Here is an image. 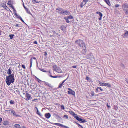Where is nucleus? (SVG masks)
<instances>
[{"label": "nucleus", "mask_w": 128, "mask_h": 128, "mask_svg": "<svg viewBox=\"0 0 128 128\" xmlns=\"http://www.w3.org/2000/svg\"><path fill=\"white\" fill-rule=\"evenodd\" d=\"M21 88L22 91H20V93H21V94L20 95V96L27 101L31 100L32 98L31 95L24 91V89H22V88Z\"/></svg>", "instance_id": "obj_1"}, {"label": "nucleus", "mask_w": 128, "mask_h": 128, "mask_svg": "<svg viewBox=\"0 0 128 128\" xmlns=\"http://www.w3.org/2000/svg\"><path fill=\"white\" fill-rule=\"evenodd\" d=\"M76 43H77L78 45L81 48H83L84 47L85 48L84 50H86V46L84 43L83 42V40H77L75 42Z\"/></svg>", "instance_id": "obj_2"}, {"label": "nucleus", "mask_w": 128, "mask_h": 128, "mask_svg": "<svg viewBox=\"0 0 128 128\" xmlns=\"http://www.w3.org/2000/svg\"><path fill=\"white\" fill-rule=\"evenodd\" d=\"M122 8L126 14L128 15V4L124 3L122 5Z\"/></svg>", "instance_id": "obj_3"}, {"label": "nucleus", "mask_w": 128, "mask_h": 128, "mask_svg": "<svg viewBox=\"0 0 128 128\" xmlns=\"http://www.w3.org/2000/svg\"><path fill=\"white\" fill-rule=\"evenodd\" d=\"M6 80H14V74H12L6 77Z\"/></svg>", "instance_id": "obj_4"}, {"label": "nucleus", "mask_w": 128, "mask_h": 128, "mask_svg": "<svg viewBox=\"0 0 128 128\" xmlns=\"http://www.w3.org/2000/svg\"><path fill=\"white\" fill-rule=\"evenodd\" d=\"M52 124L53 125H54L56 126H57L60 127H62L63 128H67V126L61 124H60L59 123H52Z\"/></svg>", "instance_id": "obj_5"}, {"label": "nucleus", "mask_w": 128, "mask_h": 128, "mask_svg": "<svg viewBox=\"0 0 128 128\" xmlns=\"http://www.w3.org/2000/svg\"><path fill=\"white\" fill-rule=\"evenodd\" d=\"M68 90H69L68 91V94H72L73 96H75V92L74 91L69 88H68Z\"/></svg>", "instance_id": "obj_6"}, {"label": "nucleus", "mask_w": 128, "mask_h": 128, "mask_svg": "<svg viewBox=\"0 0 128 128\" xmlns=\"http://www.w3.org/2000/svg\"><path fill=\"white\" fill-rule=\"evenodd\" d=\"M56 10H58L59 11L58 13L60 14H62L64 10L60 8H56Z\"/></svg>", "instance_id": "obj_7"}, {"label": "nucleus", "mask_w": 128, "mask_h": 128, "mask_svg": "<svg viewBox=\"0 0 128 128\" xmlns=\"http://www.w3.org/2000/svg\"><path fill=\"white\" fill-rule=\"evenodd\" d=\"M14 91L16 93H17L19 95H20V91H19V90L18 88H14Z\"/></svg>", "instance_id": "obj_8"}, {"label": "nucleus", "mask_w": 128, "mask_h": 128, "mask_svg": "<svg viewBox=\"0 0 128 128\" xmlns=\"http://www.w3.org/2000/svg\"><path fill=\"white\" fill-rule=\"evenodd\" d=\"M70 14V12L69 11L66 10H64V11L63 12L62 14L63 15H68Z\"/></svg>", "instance_id": "obj_9"}, {"label": "nucleus", "mask_w": 128, "mask_h": 128, "mask_svg": "<svg viewBox=\"0 0 128 128\" xmlns=\"http://www.w3.org/2000/svg\"><path fill=\"white\" fill-rule=\"evenodd\" d=\"M11 113L12 114V115L16 117H20V116L19 115L17 114H16V112L14 110H12Z\"/></svg>", "instance_id": "obj_10"}, {"label": "nucleus", "mask_w": 128, "mask_h": 128, "mask_svg": "<svg viewBox=\"0 0 128 128\" xmlns=\"http://www.w3.org/2000/svg\"><path fill=\"white\" fill-rule=\"evenodd\" d=\"M45 116L47 118H49L51 116V115L50 113H47L45 114Z\"/></svg>", "instance_id": "obj_11"}, {"label": "nucleus", "mask_w": 128, "mask_h": 128, "mask_svg": "<svg viewBox=\"0 0 128 128\" xmlns=\"http://www.w3.org/2000/svg\"><path fill=\"white\" fill-rule=\"evenodd\" d=\"M68 112L70 113L74 117V118L76 116H77V115L76 114H75L73 112V111H69Z\"/></svg>", "instance_id": "obj_12"}, {"label": "nucleus", "mask_w": 128, "mask_h": 128, "mask_svg": "<svg viewBox=\"0 0 128 128\" xmlns=\"http://www.w3.org/2000/svg\"><path fill=\"white\" fill-rule=\"evenodd\" d=\"M13 128H21L19 124H16L14 125Z\"/></svg>", "instance_id": "obj_13"}, {"label": "nucleus", "mask_w": 128, "mask_h": 128, "mask_svg": "<svg viewBox=\"0 0 128 128\" xmlns=\"http://www.w3.org/2000/svg\"><path fill=\"white\" fill-rule=\"evenodd\" d=\"M104 86H106L108 88H110L111 86V84L110 83H104Z\"/></svg>", "instance_id": "obj_14"}, {"label": "nucleus", "mask_w": 128, "mask_h": 128, "mask_svg": "<svg viewBox=\"0 0 128 128\" xmlns=\"http://www.w3.org/2000/svg\"><path fill=\"white\" fill-rule=\"evenodd\" d=\"M86 4V3H85L84 2H82L80 3V6L81 8H82Z\"/></svg>", "instance_id": "obj_15"}, {"label": "nucleus", "mask_w": 128, "mask_h": 128, "mask_svg": "<svg viewBox=\"0 0 128 128\" xmlns=\"http://www.w3.org/2000/svg\"><path fill=\"white\" fill-rule=\"evenodd\" d=\"M92 57H92H94V56L93 55H92V54H90L89 55H88L86 58L88 59H91V58L90 57Z\"/></svg>", "instance_id": "obj_16"}, {"label": "nucleus", "mask_w": 128, "mask_h": 128, "mask_svg": "<svg viewBox=\"0 0 128 128\" xmlns=\"http://www.w3.org/2000/svg\"><path fill=\"white\" fill-rule=\"evenodd\" d=\"M35 110H37L36 113L37 114H38L39 116H41L40 113L39 112V111L38 110V109L36 107H35Z\"/></svg>", "instance_id": "obj_17"}, {"label": "nucleus", "mask_w": 128, "mask_h": 128, "mask_svg": "<svg viewBox=\"0 0 128 128\" xmlns=\"http://www.w3.org/2000/svg\"><path fill=\"white\" fill-rule=\"evenodd\" d=\"M104 0L106 4H107L108 6H110L111 4L109 0Z\"/></svg>", "instance_id": "obj_18"}, {"label": "nucleus", "mask_w": 128, "mask_h": 128, "mask_svg": "<svg viewBox=\"0 0 128 128\" xmlns=\"http://www.w3.org/2000/svg\"><path fill=\"white\" fill-rule=\"evenodd\" d=\"M128 36V31H127L124 34V38H127Z\"/></svg>", "instance_id": "obj_19"}, {"label": "nucleus", "mask_w": 128, "mask_h": 128, "mask_svg": "<svg viewBox=\"0 0 128 128\" xmlns=\"http://www.w3.org/2000/svg\"><path fill=\"white\" fill-rule=\"evenodd\" d=\"M65 81L66 80H63V81H62V82L61 83V84H59L58 87V88H61V87L62 86V85L63 84L64 82H65Z\"/></svg>", "instance_id": "obj_20"}, {"label": "nucleus", "mask_w": 128, "mask_h": 128, "mask_svg": "<svg viewBox=\"0 0 128 128\" xmlns=\"http://www.w3.org/2000/svg\"><path fill=\"white\" fill-rule=\"evenodd\" d=\"M60 29L62 30H64L66 29V27L64 25L61 26Z\"/></svg>", "instance_id": "obj_21"}, {"label": "nucleus", "mask_w": 128, "mask_h": 128, "mask_svg": "<svg viewBox=\"0 0 128 128\" xmlns=\"http://www.w3.org/2000/svg\"><path fill=\"white\" fill-rule=\"evenodd\" d=\"M7 73L8 74H11L12 73V71L11 70L10 68L8 70Z\"/></svg>", "instance_id": "obj_22"}, {"label": "nucleus", "mask_w": 128, "mask_h": 128, "mask_svg": "<svg viewBox=\"0 0 128 128\" xmlns=\"http://www.w3.org/2000/svg\"><path fill=\"white\" fill-rule=\"evenodd\" d=\"M75 118L76 120L79 121H81L82 120V119L79 118L78 116H76Z\"/></svg>", "instance_id": "obj_23"}, {"label": "nucleus", "mask_w": 128, "mask_h": 128, "mask_svg": "<svg viewBox=\"0 0 128 128\" xmlns=\"http://www.w3.org/2000/svg\"><path fill=\"white\" fill-rule=\"evenodd\" d=\"M96 13L97 14H98L100 17H102L103 14L101 12H96Z\"/></svg>", "instance_id": "obj_24"}, {"label": "nucleus", "mask_w": 128, "mask_h": 128, "mask_svg": "<svg viewBox=\"0 0 128 128\" xmlns=\"http://www.w3.org/2000/svg\"><path fill=\"white\" fill-rule=\"evenodd\" d=\"M9 123V122L8 121L6 120L5 121L4 123H3V124L4 125H6L8 124Z\"/></svg>", "instance_id": "obj_25"}, {"label": "nucleus", "mask_w": 128, "mask_h": 128, "mask_svg": "<svg viewBox=\"0 0 128 128\" xmlns=\"http://www.w3.org/2000/svg\"><path fill=\"white\" fill-rule=\"evenodd\" d=\"M10 80H6V83L8 86H9L10 84Z\"/></svg>", "instance_id": "obj_26"}, {"label": "nucleus", "mask_w": 128, "mask_h": 128, "mask_svg": "<svg viewBox=\"0 0 128 128\" xmlns=\"http://www.w3.org/2000/svg\"><path fill=\"white\" fill-rule=\"evenodd\" d=\"M64 18L66 20V22L67 23H69L70 22V21H69V20H68V18H66V17H64Z\"/></svg>", "instance_id": "obj_27"}, {"label": "nucleus", "mask_w": 128, "mask_h": 128, "mask_svg": "<svg viewBox=\"0 0 128 128\" xmlns=\"http://www.w3.org/2000/svg\"><path fill=\"white\" fill-rule=\"evenodd\" d=\"M26 12L28 13V14H30L31 15H32V14L30 12V11L28 10V8H26Z\"/></svg>", "instance_id": "obj_28"}, {"label": "nucleus", "mask_w": 128, "mask_h": 128, "mask_svg": "<svg viewBox=\"0 0 128 128\" xmlns=\"http://www.w3.org/2000/svg\"><path fill=\"white\" fill-rule=\"evenodd\" d=\"M54 115L55 116H56L58 118H60V119H61V118L60 117V116L58 114H54Z\"/></svg>", "instance_id": "obj_29"}, {"label": "nucleus", "mask_w": 128, "mask_h": 128, "mask_svg": "<svg viewBox=\"0 0 128 128\" xmlns=\"http://www.w3.org/2000/svg\"><path fill=\"white\" fill-rule=\"evenodd\" d=\"M32 78H33L34 79H35V80H40L38 78H37L35 76H32Z\"/></svg>", "instance_id": "obj_30"}, {"label": "nucleus", "mask_w": 128, "mask_h": 128, "mask_svg": "<svg viewBox=\"0 0 128 128\" xmlns=\"http://www.w3.org/2000/svg\"><path fill=\"white\" fill-rule=\"evenodd\" d=\"M18 18L20 19L24 23V22L22 20V18L20 16H18Z\"/></svg>", "instance_id": "obj_31"}, {"label": "nucleus", "mask_w": 128, "mask_h": 128, "mask_svg": "<svg viewBox=\"0 0 128 128\" xmlns=\"http://www.w3.org/2000/svg\"><path fill=\"white\" fill-rule=\"evenodd\" d=\"M99 83L100 84V86H104V83H103L99 81Z\"/></svg>", "instance_id": "obj_32"}, {"label": "nucleus", "mask_w": 128, "mask_h": 128, "mask_svg": "<svg viewBox=\"0 0 128 128\" xmlns=\"http://www.w3.org/2000/svg\"><path fill=\"white\" fill-rule=\"evenodd\" d=\"M68 19H73V17L72 15H70L69 16H68Z\"/></svg>", "instance_id": "obj_33"}, {"label": "nucleus", "mask_w": 128, "mask_h": 128, "mask_svg": "<svg viewBox=\"0 0 128 128\" xmlns=\"http://www.w3.org/2000/svg\"><path fill=\"white\" fill-rule=\"evenodd\" d=\"M14 36V34L10 35H9V36L10 37V38L11 39Z\"/></svg>", "instance_id": "obj_34"}, {"label": "nucleus", "mask_w": 128, "mask_h": 128, "mask_svg": "<svg viewBox=\"0 0 128 128\" xmlns=\"http://www.w3.org/2000/svg\"><path fill=\"white\" fill-rule=\"evenodd\" d=\"M10 104H14V101L12 100H10Z\"/></svg>", "instance_id": "obj_35"}, {"label": "nucleus", "mask_w": 128, "mask_h": 128, "mask_svg": "<svg viewBox=\"0 0 128 128\" xmlns=\"http://www.w3.org/2000/svg\"><path fill=\"white\" fill-rule=\"evenodd\" d=\"M75 122L77 125H78L79 127H80L81 128L82 127V125H80V124H78V123H77V122Z\"/></svg>", "instance_id": "obj_36"}, {"label": "nucleus", "mask_w": 128, "mask_h": 128, "mask_svg": "<svg viewBox=\"0 0 128 128\" xmlns=\"http://www.w3.org/2000/svg\"><path fill=\"white\" fill-rule=\"evenodd\" d=\"M60 107H61V109H62L63 110H64V106L63 105H62L60 106Z\"/></svg>", "instance_id": "obj_37"}, {"label": "nucleus", "mask_w": 128, "mask_h": 128, "mask_svg": "<svg viewBox=\"0 0 128 128\" xmlns=\"http://www.w3.org/2000/svg\"><path fill=\"white\" fill-rule=\"evenodd\" d=\"M90 94H91L92 96H93L94 94V92L93 91H92L90 92Z\"/></svg>", "instance_id": "obj_38"}, {"label": "nucleus", "mask_w": 128, "mask_h": 128, "mask_svg": "<svg viewBox=\"0 0 128 128\" xmlns=\"http://www.w3.org/2000/svg\"><path fill=\"white\" fill-rule=\"evenodd\" d=\"M46 84L47 85L50 87H52V86L48 82H46Z\"/></svg>", "instance_id": "obj_39"}, {"label": "nucleus", "mask_w": 128, "mask_h": 128, "mask_svg": "<svg viewBox=\"0 0 128 128\" xmlns=\"http://www.w3.org/2000/svg\"><path fill=\"white\" fill-rule=\"evenodd\" d=\"M63 117L64 118L66 117V118L67 119H68V116L67 115H64Z\"/></svg>", "instance_id": "obj_40"}, {"label": "nucleus", "mask_w": 128, "mask_h": 128, "mask_svg": "<svg viewBox=\"0 0 128 128\" xmlns=\"http://www.w3.org/2000/svg\"><path fill=\"white\" fill-rule=\"evenodd\" d=\"M32 65V58H31L30 59V67L31 68Z\"/></svg>", "instance_id": "obj_41"}, {"label": "nucleus", "mask_w": 128, "mask_h": 128, "mask_svg": "<svg viewBox=\"0 0 128 128\" xmlns=\"http://www.w3.org/2000/svg\"><path fill=\"white\" fill-rule=\"evenodd\" d=\"M81 122L82 123H84L85 122H86V121L84 119H82V121H81Z\"/></svg>", "instance_id": "obj_42"}, {"label": "nucleus", "mask_w": 128, "mask_h": 128, "mask_svg": "<svg viewBox=\"0 0 128 128\" xmlns=\"http://www.w3.org/2000/svg\"><path fill=\"white\" fill-rule=\"evenodd\" d=\"M83 2H84V3H86V2L88 1V0H82Z\"/></svg>", "instance_id": "obj_43"}, {"label": "nucleus", "mask_w": 128, "mask_h": 128, "mask_svg": "<svg viewBox=\"0 0 128 128\" xmlns=\"http://www.w3.org/2000/svg\"><path fill=\"white\" fill-rule=\"evenodd\" d=\"M98 89H99V88H98V87H97L96 88V92H98Z\"/></svg>", "instance_id": "obj_44"}, {"label": "nucleus", "mask_w": 128, "mask_h": 128, "mask_svg": "<svg viewBox=\"0 0 128 128\" xmlns=\"http://www.w3.org/2000/svg\"><path fill=\"white\" fill-rule=\"evenodd\" d=\"M119 6V5L118 4H116L115 5V7L116 8H117Z\"/></svg>", "instance_id": "obj_45"}, {"label": "nucleus", "mask_w": 128, "mask_h": 128, "mask_svg": "<svg viewBox=\"0 0 128 128\" xmlns=\"http://www.w3.org/2000/svg\"><path fill=\"white\" fill-rule=\"evenodd\" d=\"M20 25L19 24H16V25H14V26H16V27H20Z\"/></svg>", "instance_id": "obj_46"}, {"label": "nucleus", "mask_w": 128, "mask_h": 128, "mask_svg": "<svg viewBox=\"0 0 128 128\" xmlns=\"http://www.w3.org/2000/svg\"><path fill=\"white\" fill-rule=\"evenodd\" d=\"M99 89H100L101 91H103V90L100 87H98Z\"/></svg>", "instance_id": "obj_47"}, {"label": "nucleus", "mask_w": 128, "mask_h": 128, "mask_svg": "<svg viewBox=\"0 0 128 128\" xmlns=\"http://www.w3.org/2000/svg\"><path fill=\"white\" fill-rule=\"evenodd\" d=\"M14 14H15L16 16L18 18V16H20L19 15H18L17 14V13H16V12H15L14 13Z\"/></svg>", "instance_id": "obj_48"}, {"label": "nucleus", "mask_w": 128, "mask_h": 128, "mask_svg": "<svg viewBox=\"0 0 128 128\" xmlns=\"http://www.w3.org/2000/svg\"><path fill=\"white\" fill-rule=\"evenodd\" d=\"M41 70L42 71V72H46V70H44V69H41Z\"/></svg>", "instance_id": "obj_49"}, {"label": "nucleus", "mask_w": 128, "mask_h": 128, "mask_svg": "<svg viewBox=\"0 0 128 128\" xmlns=\"http://www.w3.org/2000/svg\"><path fill=\"white\" fill-rule=\"evenodd\" d=\"M33 43L34 44H38V42L36 41H35L34 42H33Z\"/></svg>", "instance_id": "obj_50"}, {"label": "nucleus", "mask_w": 128, "mask_h": 128, "mask_svg": "<svg viewBox=\"0 0 128 128\" xmlns=\"http://www.w3.org/2000/svg\"><path fill=\"white\" fill-rule=\"evenodd\" d=\"M22 68H23L24 69H25L26 68L25 66L23 64L22 65Z\"/></svg>", "instance_id": "obj_51"}, {"label": "nucleus", "mask_w": 128, "mask_h": 128, "mask_svg": "<svg viewBox=\"0 0 128 128\" xmlns=\"http://www.w3.org/2000/svg\"><path fill=\"white\" fill-rule=\"evenodd\" d=\"M72 67L73 68H76V66H72Z\"/></svg>", "instance_id": "obj_52"}, {"label": "nucleus", "mask_w": 128, "mask_h": 128, "mask_svg": "<svg viewBox=\"0 0 128 128\" xmlns=\"http://www.w3.org/2000/svg\"><path fill=\"white\" fill-rule=\"evenodd\" d=\"M102 17H101V16H100L98 19L99 20H101L102 19Z\"/></svg>", "instance_id": "obj_53"}, {"label": "nucleus", "mask_w": 128, "mask_h": 128, "mask_svg": "<svg viewBox=\"0 0 128 128\" xmlns=\"http://www.w3.org/2000/svg\"><path fill=\"white\" fill-rule=\"evenodd\" d=\"M12 110V109H10V110H6L7 111H11V112H12V110Z\"/></svg>", "instance_id": "obj_54"}, {"label": "nucleus", "mask_w": 128, "mask_h": 128, "mask_svg": "<svg viewBox=\"0 0 128 128\" xmlns=\"http://www.w3.org/2000/svg\"><path fill=\"white\" fill-rule=\"evenodd\" d=\"M52 32H53V34H55L56 33V32L54 30H52Z\"/></svg>", "instance_id": "obj_55"}, {"label": "nucleus", "mask_w": 128, "mask_h": 128, "mask_svg": "<svg viewBox=\"0 0 128 128\" xmlns=\"http://www.w3.org/2000/svg\"><path fill=\"white\" fill-rule=\"evenodd\" d=\"M12 81H10V84L11 83H12V84H13V83L14 82V80H12Z\"/></svg>", "instance_id": "obj_56"}, {"label": "nucleus", "mask_w": 128, "mask_h": 128, "mask_svg": "<svg viewBox=\"0 0 128 128\" xmlns=\"http://www.w3.org/2000/svg\"><path fill=\"white\" fill-rule=\"evenodd\" d=\"M2 120V118H0V123Z\"/></svg>", "instance_id": "obj_57"}, {"label": "nucleus", "mask_w": 128, "mask_h": 128, "mask_svg": "<svg viewBox=\"0 0 128 128\" xmlns=\"http://www.w3.org/2000/svg\"><path fill=\"white\" fill-rule=\"evenodd\" d=\"M22 128H26V127L24 126H23Z\"/></svg>", "instance_id": "obj_58"}, {"label": "nucleus", "mask_w": 128, "mask_h": 128, "mask_svg": "<svg viewBox=\"0 0 128 128\" xmlns=\"http://www.w3.org/2000/svg\"><path fill=\"white\" fill-rule=\"evenodd\" d=\"M88 78H89L88 77H86V79L87 80H88L89 79Z\"/></svg>", "instance_id": "obj_59"}, {"label": "nucleus", "mask_w": 128, "mask_h": 128, "mask_svg": "<svg viewBox=\"0 0 128 128\" xmlns=\"http://www.w3.org/2000/svg\"><path fill=\"white\" fill-rule=\"evenodd\" d=\"M23 6H24V8L26 10V8H26L25 6H24V5H23Z\"/></svg>", "instance_id": "obj_60"}, {"label": "nucleus", "mask_w": 128, "mask_h": 128, "mask_svg": "<svg viewBox=\"0 0 128 128\" xmlns=\"http://www.w3.org/2000/svg\"><path fill=\"white\" fill-rule=\"evenodd\" d=\"M56 34L57 35H59V36H60V35H59V34L58 33H56Z\"/></svg>", "instance_id": "obj_61"}, {"label": "nucleus", "mask_w": 128, "mask_h": 128, "mask_svg": "<svg viewBox=\"0 0 128 128\" xmlns=\"http://www.w3.org/2000/svg\"><path fill=\"white\" fill-rule=\"evenodd\" d=\"M2 31L0 30V36L1 35V32Z\"/></svg>", "instance_id": "obj_62"}, {"label": "nucleus", "mask_w": 128, "mask_h": 128, "mask_svg": "<svg viewBox=\"0 0 128 128\" xmlns=\"http://www.w3.org/2000/svg\"><path fill=\"white\" fill-rule=\"evenodd\" d=\"M41 80H38V82H40L41 81Z\"/></svg>", "instance_id": "obj_63"}, {"label": "nucleus", "mask_w": 128, "mask_h": 128, "mask_svg": "<svg viewBox=\"0 0 128 128\" xmlns=\"http://www.w3.org/2000/svg\"><path fill=\"white\" fill-rule=\"evenodd\" d=\"M126 81L127 83L128 84V80H126Z\"/></svg>", "instance_id": "obj_64"}]
</instances>
